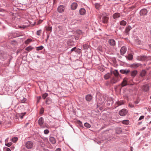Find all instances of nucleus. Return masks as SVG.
Instances as JSON below:
<instances>
[{
  "label": "nucleus",
  "mask_w": 151,
  "mask_h": 151,
  "mask_svg": "<svg viewBox=\"0 0 151 151\" xmlns=\"http://www.w3.org/2000/svg\"><path fill=\"white\" fill-rule=\"evenodd\" d=\"M128 112L126 109H123L121 110L119 112V114L122 116H124L126 115Z\"/></svg>",
  "instance_id": "nucleus-3"
},
{
  "label": "nucleus",
  "mask_w": 151,
  "mask_h": 151,
  "mask_svg": "<svg viewBox=\"0 0 151 151\" xmlns=\"http://www.w3.org/2000/svg\"><path fill=\"white\" fill-rule=\"evenodd\" d=\"M52 27H50L48 29V31H51L52 30Z\"/></svg>",
  "instance_id": "nucleus-60"
},
{
  "label": "nucleus",
  "mask_w": 151,
  "mask_h": 151,
  "mask_svg": "<svg viewBox=\"0 0 151 151\" xmlns=\"http://www.w3.org/2000/svg\"><path fill=\"white\" fill-rule=\"evenodd\" d=\"M121 16V14L118 12H116L113 14L112 16L113 18L114 19H116L119 17Z\"/></svg>",
  "instance_id": "nucleus-16"
},
{
  "label": "nucleus",
  "mask_w": 151,
  "mask_h": 151,
  "mask_svg": "<svg viewBox=\"0 0 151 151\" xmlns=\"http://www.w3.org/2000/svg\"><path fill=\"white\" fill-rule=\"evenodd\" d=\"M49 140L50 142L52 144H55L56 143V139L55 138L53 137L50 136Z\"/></svg>",
  "instance_id": "nucleus-13"
},
{
  "label": "nucleus",
  "mask_w": 151,
  "mask_h": 151,
  "mask_svg": "<svg viewBox=\"0 0 151 151\" xmlns=\"http://www.w3.org/2000/svg\"><path fill=\"white\" fill-rule=\"evenodd\" d=\"M95 6L96 9L98 10L99 9L100 7V5L98 3H96L95 4Z\"/></svg>",
  "instance_id": "nucleus-35"
},
{
  "label": "nucleus",
  "mask_w": 151,
  "mask_h": 151,
  "mask_svg": "<svg viewBox=\"0 0 151 151\" xmlns=\"http://www.w3.org/2000/svg\"><path fill=\"white\" fill-rule=\"evenodd\" d=\"M76 123L80 127H83V126L82 124V122L80 120H77L76 121Z\"/></svg>",
  "instance_id": "nucleus-27"
},
{
  "label": "nucleus",
  "mask_w": 151,
  "mask_h": 151,
  "mask_svg": "<svg viewBox=\"0 0 151 151\" xmlns=\"http://www.w3.org/2000/svg\"><path fill=\"white\" fill-rule=\"evenodd\" d=\"M25 114H26L25 112H24V113L21 114L19 115V117L21 118V119H23V118L24 116L25 115Z\"/></svg>",
  "instance_id": "nucleus-42"
},
{
  "label": "nucleus",
  "mask_w": 151,
  "mask_h": 151,
  "mask_svg": "<svg viewBox=\"0 0 151 151\" xmlns=\"http://www.w3.org/2000/svg\"><path fill=\"white\" fill-rule=\"evenodd\" d=\"M84 126L87 128H89L91 127V125L88 122H86L84 123Z\"/></svg>",
  "instance_id": "nucleus-33"
},
{
  "label": "nucleus",
  "mask_w": 151,
  "mask_h": 151,
  "mask_svg": "<svg viewBox=\"0 0 151 151\" xmlns=\"http://www.w3.org/2000/svg\"><path fill=\"white\" fill-rule=\"evenodd\" d=\"M132 28L130 26L128 25L125 28V30L124 32L126 35H129V34L130 31L132 29Z\"/></svg>",
  "instance_id": "nucleus-8"
},
{
  "label": "nucleus",
  "mask_w": 151,
  "mask_h": 151,
  "mask_svg": "<svg viewBox=\"0 0 151 151\" xmlns=\"http://www.w3.org/2000/svg\"><path fill=\"white\" fill-rule=\"evenodd\" d=\"M108 42L110 45L111 46L114 47L116 45L115 40L112 39L109 40L108 41Z\"/></svg>",
  "instance_id": "nucleus-12"
},
{
  "label": "nucleus",
  "mask_w": 151,
  "mask_h": 151,
  "mask_svg": "<svg viewBox=\"0 0 151 151\" xmlns=\"http://www.w3.org/2000/svg\"><path fill=\"white\" fill-rule=\"evenodd\" d=\"M1 58H2L3 60V61H4L7 57V55L5 52H3L1 53Z\"/></svg>",
  "instance_id": "nucleus-24"
},
{
  "label": "nucleus",
  "mask_w": 151,
  "mask_h": 151,
  "mask_svg": "<svg viewBox=\"0 0 151 151\" xmlns=\"http://www.w3.org/2000/svg\"><path fill=\"white\" fill-rule=\"evenodd\" d=\"M38 123L41 128L47 127L46 126L47 124L46 123H44V118L42 117H41L39 119Z\"/></svg>",
  "instance_id": "nucleus-1"
},
{
  "label": "nucleus",
  "mask_w": 151,
  "mask_h": 151,
  "mask_svg": "<svg viewBox=\"0 0 151 151\" xmlns=\"http://www.w3.org/2000/svg\"><path fill=\"white\" fill-rule=\"evenodd\" d=\"M130 75L133 78H134L138 73V71L137 70H134L130 71Z\"/></svg>",
  "instance_id": "nucleus-11"
},
{
  "label": "nucleus",
  "mask_w": 151,
  "mask_h": 151,
  "mask_svg": "<svg viewBox=\"0 0 151 151\" xmlns=\"http://www.w3.org/2000/svg\"><path fill=\"white\" fill-rule=\"evenodd\" d=\"M146 73V71L145 70H143L140 72L139 76L143 78L145 76Z\"/></svg>",
  "instance_id": "nucleus-17"
},
{
  "label": "nucleus",
  "mask_w": 151,
  "mask_h": 151,
  "mask_svg": "<svg viewBox=\"0 0 151 151\" xmlns=\"http://www.w3.org/2000/svg\"><path fill=\"white\" fill-rule=\"evenodd\" d=\"M129 123V121L128 120H124L123 121V123L124 124H128Z\"/></svg>",
  "instance_id": "nucleus-44"
},
{
  "label": "nucleus",
  "mask_w": 151,
  "mask_h": 151,
  "mask_svg": "<svg viewBox=\"0 0 151 151\" xmlns=\"http://www.w3.org/2000/svg\"><path fill=\"white\" fill-rule=\"evenodd\" d=\"M41 99V97L40 96H38L37 97V103H38L39 102L40 100Z\"/></svg>",
  "instance_id": "nucleus-53"
},
{
  "label": "nucleus",
  "mask_w": 151,
  "mask_h": 151,
  "mask_svg": "<svg viewBox=\"0 0 151 151\" xmlns=\"http://www.w3.org/2000/svg\"><path fill=\"white\" fill-rule=\"evenodd\" d=\"M138 103H139V102L138 101H135L134 102V103L135 104H138Z\"/></svg>",
  "instance_id": "nucleus-59"
},
{
  "label": "nucleus",
  "mask_w": 151,
  "mask_h": 151,
  "mask_svg": "<svg viewBox=\"0 0 151 151\" xmlns=\"http://www.w3.org/2000/svg\"><path fill=\"white\" fill-rule=\"evenodd\" d=\"M4 149L5 151H11V150L10 148L6 147H4Z\"/></svg>",
  "instance_id": "nucleus-49"
},
{
  "label": "nucleus",
  "mask_w": 151,
  "mask_h": 151,
  "mask_svg": "<svg viewBox=\"0 0 151 151\" xmlns=\"http://www.w3.org/2000/svg\"><path fill=\"white\" fill-rule=\"evenodd\" d=\"M93 96L91 94H88L85 96V99L88 102H91L92 100Z\"/></svg>",
  "instance_id": "nucleus-6"
},
{
  "label": "nucleus",
  "mask_w": 151,
  "mask_h": 151,
  "mask_svg": "<svg viewBox=\"0 0 151 151\" xmlns=\"http://www.w3.org/2000/svg\"><path fill=\"white\" fill-rule=\"evenodd\" d=\"M27 99L25 98H24L22 100H21L22 101V103H24L25 101H26Z\"/></svg>",
  "instance_id": "nucleus-54"
},
{
  "label": "nucleus",
  "mask_w": 151,
  "mask_h": 151,
  "mask_svg": "<svg viewBox=\"0 0 151 151\" xmlns=\"http://www.w3.org/2000/svg\"><path fill=\"white\" fill-rule=\"evenodd\" d=\"M145 128H146V127H142V128H141L140 129V130L141 131H142V130H144Z\"/></svg>",
  "instance_id": "nucleus-58"
},
{
  "label": "nucleus",
  "mask_w": 151,
  "mask_h": 151,
  "mask_svg": "<svg viewBox=\"0 0 151 151\" xmlns=\"http://www.w3.org/2000/svg\"><path fill=\"white\" fill-rule=\"evenodd\" d=\"M116 133L118 134H119L122 132V129L120 128H116Z\"/></svg>",
  "instance_id": "nucleus-25"
},
{
  "label": "nucleus",
  "mask_w": 151,
  "mask_h": 151,
  "mask_svg": "<svg viewBox=\"0 0 151 151\" xmlns=\"http://www.w3.org/2000/svg\"><path fill=\"white\" fill-rule=\"evenodd\" d=\"M44 48V47L43 46L41 45L40 46L36 47V50L39 51L42 50Z\"/></svg>",
  "instance_id": "nucleus-30"
},
{
  "label": "nucleus",
  "mask_w": 151,
  "mask_h": 151,
  "mask_svg": "<svg viewBox=\"0 0 151 151\" xmlns=\"http://www.w3.org/2000/svg\"><path fill=\"white\" fill-rule=\"evenodd\" d=\"M48 95V94L47 93H45L42 94V97L43 99H45L47 96Z\"/></svg>",
  "instance_id": "nucleus-34"
},
{
  "label": "nucleus",
  "mask_w": 151,
  "mask_h": 151,
  "mask_svg": "<svg viewBox=\"0 0 151 151\" xmlns=\"http://www.w3.org/2000/svg\"><path fill=\"white\" fill-rule=\"evenodd\" d=\"M76 47H73V48H72L70 50V52H73V51H74V52H75V50H76Z\"/></svg>",
  "instance_id": "nucleus-52"
},
{
  "label": "nucleus",
  "mask_w": 151,
  "mask_h": 151,
  "mask_svg": "<svg viewBox=\"0 0 151 151\" xmlns=\"http://www.w3.org/2000/svg\"><path fill=\"white\" fill-rule=\"evenodd\" d=\"M32 40L30 39H27L25 41V43L26 44H28L29 42H31Z\"/></svg>",
  "instance_id": "nucleus-41"
},
{
  "label": "nucleus",
  "mask_w": 151,
  "mask_h": 151,
  "mask_svg": "<svg viewBox=\"0 0 151 151\" xmlns=\"http://www.w3.org/2000/svg\"><path fill=\"white\" fill-rule=\"evenodd\" d=\"M148 11L146 9H143L140 11L139 14L141 16H145L147 13Z\"/></svg>",
  "instance_id": "nucleus-5"
},
{
  "label": "nucleus",
  "mask_w": 151,
  "mask_h": 151,
  "mask_svg": "<svg viewBox=\"0 0 151 151\" xmlns=\"http://www.w3.org/2000/svg\"><path fill=\"white\" fill-rule=\"evenodd\" d=\"M149 47L151 49V44L149 45Z\"/></svg>",
  "instance_id": "nucleus-63"
},
{
  "label": "nucleus",
  "mask_w": 151,
  "mask_h": 151,
  "mask_svg": "<svg viewBox=\"0 0 151 151\" xmlns=\"http://www.w3.org/2000/svg\"><path fill=\"white\" fill-rule=\"evenodd\" d=\"M65 8V7L63 5H60L57 8V11L59 13L63 12Z\"/></svg>",
  "instance_id": "nucleus-4"
},
{
  "label": "nucleus",
  "mask_w": 151,
  "mask_h": 151,
  "mask_svg": "<svg viewBox=\"0 0 151 151\" xmlns=\"http://www.w3.org/2000/svg\"><path fill=\"white\" fill-rule=\"evenodd\" d=\"M127 51V48L125 46L122 47L120 50V53L121 54L123 55Z\"/></svg>",
  "instance_id": "nucleus-10"
},
{
  "label": "nucleus",
  "mask_w": 151,
  "mask_h": 151,
  "mask_svg": "<svg viewBox=\"0 0 151 151\" xmlns=\"http://www.w3.org/2000/svg\"><path fill=\"white\" fill-rule=\"evenodd\" d=\"M34 47H32L31 46H30L27 47L25 48V50L28 51H29L31 50L34 49Z\"/></svg>",
  "instance_id": "nucleus-29"
},
{
  "label": "nucleus",
  "mask_w": 151,
  "mask_h": 151,
  "mask_svg": "<svg viewBox=\"0 0 151 151\" xmlns=\"http://www.w3.org/2000/svg\"><path fill=\"white\" fill-rule=\"evenodd\" d=\"M147 58V56H140L137 59L139 60L145 61L146 60Z\"/></svg>",
  "instance_id": "nucleus-14"
},
{
  "label": "nucleus",
  "mask_w": 151,
  "mask_h": 151,
  "mask_svg": "<svg viewBox=\"0 0 151 151\" xmlns=\"http://www.w3.org/2000/svg\"><path fill=\"white\" fill-rule=\"evenodd\" d=\"M129 106L131 108H133L134 107V105L132 104H129Z\"/></svg>",
  "instance_id": "nucleus-56"
},
{
  "label": "nucleus",
  "mask_w": 151,
  "mask_h": 151,
  "mask_svg": "<svg viewBox=\"0 0 151 151\" xmlns=\"http://www.w3.org/2000/svg\"><path fill=\"white\" fill-rule=\"evenodd\" d=\"M118 79L117 77H115L112 78L110 81V83L112 84L116 83L118 81Z\"/></svg>",
  "instance_id": "nucleus-15"
},
{
  "label": "nucleus",
  "mask_w": 151,
  "mask_h": 151,
  "mask_svg": "<svg viewBox=\"0 0 151 151\" xmlns=\"http://www.w3.org/2000/svg\"><path fill=\"white\" fill-rule=\"evenodd\" d=\"M12 144V143L11 142H9L7 143H5V145L6 146L8 147H9L10 146H11Z\"/></svg>",
  "instance_id": "nucleus-45"
},
{
  "label": "nucleus",
  "mask_w": 151,
  "mask_h": 151,
  "mask_svg": "<svg viewBox=\"0 0 151 151\" xmlns=\"http://www.w3.org/2000/svg\"><path fill=\"white\" fill-rule=\"evenodd\" d=\"M67 44L68 45L71 46L73 44V41L72 40L68 41L67 42Z\"/></svg>",
  "instance_id": "nucleus-38"
},
{
  "label": "nucleus",
  "mask_w": 151,
  "mask_h": 151,
  "mask_svg": "<svg viewBox=\"0 0 151 151\" xmlns=\"http://www.w3.org/2000/svg\"><path fill=\"white\" fill-rule=\"evenodd\" d=\"M75 52H77L78 54H81V50L78 48H76V50H75Z\"/></svg>",
  "instance_id": "nucleus-31"
},
{
  "label": "nucleus",
  "mask_w": 151,
  "mask_h": 151,
  "mask_svg": "<svg viewBox=\"0 0 151 151\" xmlns=\"http://www.w3.org/2000/svg\"><path fill=\"white\" fill-rule=\"evenodd\" d=\"M144 116H141L139 119L138 121H140L144 118Z\"/></svg>",
  "instance_id": "nucleus-51"
},
{
  "label": "nucleus",
  "mask_w": 151,
  "mask_h": 151,
  "mask_svg": "<svg viewBox=\"0 0 151 151\" xmlns=\"http://www.w3.org/2000/svg\"><path fill=\"white\" fill-rule=\"evenodd\" d=\"M44 108L43 107L41 108L40 109V114H42L44 113Z\"/></svg>",
  "instance_id": "nucleus-37"
},
{
  "label": "nucleus",
  "mask_w": 151,
  "mask_h": 151,
  "mask_svg": "<svg viewBox=\"0 0 151 151\" xmlns=\"http://www.w3.org/2000/svg\"><path fill=\"white\" fill-rule=\"evenodd\" d=\"M109 18L106 16H104L102 17V22L104 24H106L107 23Z\"/></svg>",
  "instance_id": "nucleus-22"
},
{
  "label": "nucleus",
  "mask_w": 151,
  "mask_h": 151,
  "mask_svg": "<svg viewBox=\"0 0 151 151\" xmlns=\"http://www.w3.org/2000/svg\"><path fill=\"white\" fill-rule=\"evenodd\" d=\"M38 142L40 143L41 146L43 147V145H44V144L42 140H39Z\"/></svg>",
  "instance_id": "nucleus-43"
},
{
  "label": "nucleus",
  "mask_w": 151,
  "mask_h": 151,
  "mask_svg": "<svg viewBox=\"0 0 151 151\" xmlns=\"http://www.w3.org/2000/svg\"><path fill=\"white\" fill-rule=\"evenodd\" d=\"M122 56H120V55H119V58H122Z\"/></svg>",
  "instance_id": "nucleus-64"
},
{
  "label": "nucleus",
  "mask_w": 151,
  "mask_h": 151,
  "mask_svg": "<svg viewBox=\"0 0 151 151\" xmlns=\"http://www.w3.org/2000/svg\"><path fill=\"white\" fill-rule=\"evenodd\" d=\"M141 64L139 63H133L129 65V67L132 69H136L140 66Z\"/></svg>",
  "instance_id": "nucleus-7"
},
{
  "label": "nucleus",
  "mask_w": 151,
  "mask_h": 151,
  "mask_svg": "<svg viewBox=\"0 0 151 151\" xmlns=\"http://www.w3.org/2000/svg\"><path fill=\"white\" fill-rule=\"evenodd\" d=\"M78 6V4L76 3H73L71 5V9L73 10L76 9Z\"/></svg>",
  "instance_id": "nucleus-18"
},
{
  "label": "nucleus",
  "mask_w": 151,
  "mask_h": 151,
  "mask_svg": "<svg viewBox=\"0 0 151 151\" xmlns=\"http://www.w3.org/2000/svg\"><path fill=\"white\" fill-rule=\"evenodd\" d=\"M110 74L109 73H108L104 76V78L105 79H109L110 77Z\"/></svg>",
  "instance_id": "nucleus-28"
},
{
  "label": "nucleus",
  "mask_w": 151,
  "mask_h": 151,
  "mask_svg": "<svg viewBox=\"0 0 151 151\" xmlns=\"http://www.w3.org/2000/svg\"><path fill=\"white\" fill-rule=\"evenodd\" d=\"M49 130L47 129H45L44 130V134H47L49 133Z\"/></svg>",
  "instance_id": "nucleus-47"
},
{
  "label": "nucleus",
  "mask_w": 151,
  "mask_h": 151,
  "mask_svg": "<svg viewBox=\"0 0 151 151\" xmlns=\"http://www.w3.org/2000/svg\"><path fill=\"white\" fill-rule=\"evenodd\" d=\"M127 82L126 81H123L122 83H121V85L122 86V87H124L126 86H127Z\"/></svg>",
  "instance_id": "nucleus-32"
},
{
  "label": "nucleus",
  "mask_w": 151,
  "mask_h": 151,
  "mask_svg": "<svg viewBox=\"0 0 151 151\" xmlns=\"http://www.w3.org/2000/svg\"><path fill=\"white\" fill-rule=\"evenodd\" d=\"M99 100H100V101H101V104H102L104 102V101H102V100L101 99H99Z\"/></svg>",
  "instance_id": "nucleus-61"
},
{
  "label": "nucleus",
  "mask_w": 151,
  "mask_h": 151,
  "mask_svg": "<svg viewBox=\"0 0 151 151\" xmlns=\"http://www.w3.org/2000/svg\"><path fill=\"white\" fill-rule=\"evenodd\" d=\"M113 73L114 75L115 76V77H116L119 76V72H118L117 70H116L114 72H113Z\"/></svg>",
  "instance_id": "nucleus-36"
},
{
  "label": "nucleus",
  "mask_w": 151,
  "mask_h": 151,
  "mask_svg": "<svg viewBox=\"0 0 151 151\" xmlns=\"http://www.w3.org/2000/svg\"><path fill=\"white\" fill-rule=\"evenodd\" d=\"M116 103L118 104V106H117V107L118 106H120L123 104V103L122 102L120 101H118L117 102H116Z\"/></svg>",
  "instance_id": "nucleus-46"
},
{
  "label": "nucleus",
  "mask_w": 151,
  "mask_h": 151,
  "mask_svg": "<svg viewBox=\"0 0 151 151\" xmlns=\"http://www.w3.org/2000/svg\"><path fill=\"white\" fill-rule=\"evenodd\" d=\"M119 23L120 25L123 26H125L127 23V22L124 20L121 21Z\"/></svg>",
  "instance_id": "nucleus-26"
},
{
  "label": "nucleus",
  "mask_w": 151,
  "mask_h": 151,
  "mask_svg": "<svg viewBox=\"0 0 151 151\" xmlns=\"http://www.w3.org/2000/svg\"><path fill=\"white\" fill-rule=\"evenodd\" d=\"M120 72L121 73L127 75L130 72V70L129 69H121Z\"/></svg>",
  "instance_id": "nucleus-9"
},
{
  "label": "nucleus",
  "mask_w": 151,
  "mask_h": 151,
  "mask_svg": "<svg viewBox=\"0 0 151 151\" xmlns=\"http://www.w3.org/2000/svg\"><path fill=\"white\" fill-rule=\"evenodd\" d=\"M143 88L145 91L147 92L149 90V86L148 84H145L143 86Z\"/></svg>",
  "instance_id": "nucleus-23"
},
{
  "label": "nucleus",
  "mask_w": 151,
  "mask_h": 151,
  "mask_svg": "<svg viewBox=\"0 0 151 151\" xmlns=\"http://www.w3.org/2000/svg\"><path fill=\"white\" fill-rule=\"evenodd\" d=\"M105 84L106 86H109L110 85V82L109 81H107L106 82Z\"/></svg>",
  "instance_id": "nucleus-55"
},
{
  "label": "nucleus",
  "mask_w": 151,
  "mask_h": 151,
  "mask_svg": "<svg viewBox=\"0 0 151 151\" xmlns=\"http://www.w3.org/2000/svg\"><path fill=\"white\" fill-rule=\"evenodd\" d=\"M88 45L86 44H84L83 45V47L84 49H87L88 47Z\"/></svg>",
  "instance_id": "nucleus-48"
},
{
  "label": "nucleus",
  "mask_w": 151,
  "mask_h": 151,
  "mask_svg": "<svg viewBox=\"0 0 151 151\" xmlns=\"http://www.w3.org/2000/svg\"><path fill=\"white\" fill-rule=\"evenodd\" d=\"M55 151H61V149L60 148H58L56 149Z\"/></svg>",
  "instance_id": "nucleus-57"
},
{
  "label": "nucleus",
  "mask_w": 151,
  "mask_h": 151,
  "mask_svg": "<svg viewBox=\"0 0 151 151\" xmlns=\"http://www.w3.org/2000/svg\"><path fill=\"white\" fill-rule=\"evenodd\" d=\"M49 37V35H47V39L46 40V42H47V40L48 39Z\"/></svg>",
  "instance_id": "nucleus-62"
},
{
  "label": "nucleus",
  "mask_w": 151,
  "mask_h": 151,
  "mask_svg": "<svg viewBox=\"0 0 151 151\" xmlns=\"http://www.w3.org/2000/svg\"><path fill=\"white\" fill-rule=\"evenodd\" d=\"M41 30H39L37 31V34L38 35H40L41 34Z\"/></svg>",
  "instance_id": "nucleus-50"
},
{
  "label": "nucleus",
  "mask_w": 151,
  "mask_h": 151,
  "mask_svg": "<svg viewBox=\"0 0 151 151\" xmlns=\"http://www.w3.org/2000/svg\"><path fill=\"white\" fill-rule=\"evenodd\" d=\"M13 57L12 56H11L9 59L7 61L6 63V64L7 65H8L10 63L11 60L12 59Z\"/></svg>",
  "instance_id": "nucleus-39"
},
{
  "label": "nucleus",
  "mask_w": 151,
  "mask_h": 151,
  "mask_svg": "<svg viewBox=\"0 0 151 151\" xmlns=\"http://www.w3.org/2000/svg\"><path fill=\"white\" fill-rule=\"evenodd\" d=\"M34 144L33 142L30 141H28L26 142L25 144V147L28 149H31L33 147Z\"/></svg>",
  "instance_id": "nucleus-2"
},
{
  "label": "nucleus",
  "mask_w": 151,
  "mask_h": 151,
  "mask_svg": "<svg viewBox=\"0 0 151 151\" xmlns=\"http://www.w3.org/2000/svg\"><path fill=\"white\" fill-rule=\"evenodd\" d=\"M52 103V100L49 98H47L45 101V103L47 105H49Z\"/></svg>",
  "instance_id": "nucleus-20"
},
{
  "label": "nucleus",
  "mask_w": 151,
  "mask_h": 151,
  "mask_svg": "<svg viewBox=\"0 0 151 151\" xmlns=\"http://www.w3.org/2000/svg\"><path fill=\"white\" fill-rule=\"evenodd\" d=\"M126 59L129 60H131L133 58V55L131 53L129 54L127 56H125Z\"/></svg>",
  "instance_id": "nucleus-19"
},
{
  "label": "nucleus",
  "mask_w": 151,
  "mask_h": 151,
  "mask_svg": "<svg viewBox=\"0 0 151 151\" xmlns=\"http://www.w3.org/2000/svg\"><path fill=\"white\" fill-rule=\"evenodd\" d=\"M85 9L83 8H81L79 10L80 14L82 15H84L86 13Z\"/></svg>",
  "instance_id": "nucleus-21"
},
{
  "label": "nucleus",
  "mask_w": 151,
  "mask_h": 151,
  "mask_svg": "<svg viewBox=\"0 0 151 151\" xmlns=\"http://www.w3.org/2000/svg\"><path fill=\"white\" fill-rule=\"evenodd\" d=\"M12 140L13 142H15L17 141L18 138L17 137H14L12 138Z\"/></svg>",
  "instance_id": "nucleus-40"
}]
</instances>
